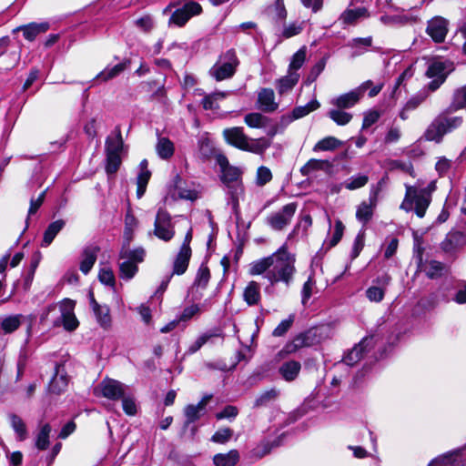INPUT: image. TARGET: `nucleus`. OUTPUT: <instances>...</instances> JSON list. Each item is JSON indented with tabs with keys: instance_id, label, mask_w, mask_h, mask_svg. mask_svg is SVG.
Masks as SVG:
<instances>
[{
	"instance_id": "21",
	"label": "nucleus",
	"mask_w": 466,
	"mask_h": 466,
	"mask_svg": "<svg viewBox=\"0 0 466 466\" xmlns=\"http://www.w3.org/2000/svg\"><path fill=\"white\" fill-rule=\"evenodd\" d=\"M258 107L264 112H274L279 104L275 101L274 91L270 88H262L258 94Z\"/></svg>"
},
{
	"instance_id": "40",
	"label": "nucleus",
	"mask_w": 466,
	"mask_h": 466,
	"mask_svg": "<svg viewBox=\"0 0 466 466\" xmlns=\"http://www.w3.org/2000/svg\"><path fill=\"white\" fill-rule=\"evenodd\" d=\"M9 420L11 427L16 434V439L19 441H25L28 437V431L25 421L16 414H10Z\"/></svg>"
},
{
	"instance_id": "29",
	"label": "nucleus",
	"mask_w": 466,
	"mask_h": 466,
	"mask_svg": "<svg viewBox=\"0 0 466 466\" xmlns=\"http://www.w3.org/2000/svg\"><path fill=\"white\" fill-rule=\"evenodd\" d=\"M137 226V219L133 215L132 211L128 209L125 217V229L123 235L122 248H130V242L134 238V232Z\"/></svg>"
},
{
	"instance_id": "15",
	"label": "nucleus",
	"mask_w": 466,
	"mask_h": 466,
	"mask_svg": "<svg viewBox=\"0 0 466 466\" xmlns=\"http://www.w3.org/2000/svg\"><path fill=\"white\" fill-rule=\"evenodd\" d=\"M448 25V20L441 16H435L428 21L426 33L435 43H442L449 31Z\"/></svg>"
},
{
	"instance_id": "56",
	"label": "nucleus",
	"mask_w": 466,
	"mask_h": 466,
	"mask_svg": "<svg viewBox=\"0 0 466 466\" xmlns=\"http://www.w3.org/2000/svg\"><path fill=\"white\" fill-rule=\"evenodd\" d=\"M452 106L455 109H466V86L454 92Z\"/></svg>"
},
{
	"instance_id": "32",
	"label": "nucleus",
	"mask_w": 466,
	"mask_h": 466,
	"mask_svg": "<svg viewBox=\"0 0 466 466\" xmlns=\"http://www.w3.org/2000/svg\"><path fill=\"white\" fill-rule=\"evenodd\" d=\"M68 384V378L66 373L61 370V366H56V374L49 383V390L56 394L63 392Z\"/></svg>"
},
{
	"instance_id": "52",
	"label": "nucleus",
	"mask_w": 466,
	"mask_h": 466,
	"mask_svg": "<svg viewBox=\"0 0 466 466\" xmlns=\"http://www.w3.org/2000/svg\"><path fill=\"white\" fill-rule=\"evenodd\" d=\"M305 60L306 49L305 47H302L293 55L289 64V72H296L299 70L305 63Z\"/></svg>"
},
{
	"instance_id": "31",
	"label": "nucleus",
	"mask_w": 466,
	"mask_h": 466,
	"mask_svg": "<svg viewBox=\"0 0 466 466\" xmlns=\"http://www.w3.org/2000/svg\"><path fill=\"white\" fill-rule=\"evenodd\" d=\"M446 133H448V130L442 123L441 117H437L429 126L424 137L429 141L440 142Z\"/></svg>"
},
{
	"instance_id": "20",
	"label": "nucleus",
	"mask_w": 466,
	"mask_h": 466,
	"mask_svg": "<svg viewBox=\"0 0 466 466\" xmlns=\"http://www.w3.org/2000/svg\"><path fill=\"white\" fill-rule=\"evenodd\" d=\"M373 337L364 338L357 346H355L345 357L344 362L352 366L361 360L368 347L373 344Z\"/></svg>"
},
{
	"instance_id": "16",
	"label": "nucleus",
	"mask_w": 466,
	"mask_h": 466,
	"mask_svg": "<svg viewBox=\"0 0 466 466\" xmlns=\"http://www.w3.org/2000/svg\"><path fill=\"white\" fill-rule=\"evenodd\" d=\"M218 163L221 168V179L222 182L228 186V184H235L241 182L242 171L236 167L230 166L228 158L225 156L220 155L218 157Z\"/></svg>"
},
{
	"instance_id": "23",
	"label": "nucleus",
	"mask_w": 466,
	"mask_h": 466,
	"mask_svg": "<svg viewBox=\"0 0 466 466\" xmlns=\"http://www.w3.org/2000/svg\"><path fill=\"white\" fill-rule=\"evenodd\" d=\"M222 337L219 329L208 330L201 333L187 348V354L198 352L204 345L213 343L215 338Z\"/></svg>"
},
{
	"instance_id": "39",
	"label": "nucleus",
	"mask_w": 466,
	"mask_h": 466,
	"mask_svg": "<svg viewBox=\"0 0 466 466\" xmlns=\"http://www.w3.org/2000/svg\"><path fill=\"white\" fill-rule=\"evenodd\" d=\"M279 396V390L276 388H271L258 394L254 400V408L266 407L274 402Z\"/></svg>"
},
{
	"instance_id": "13",
	"label": "nucleus",
	"mask_w": 466,
	"mask_h": 466,
	"mask_svg": "<svg viewBox=\"0 0 466 466\" xmlns=\"http://www.w3.org/2000/svg\"><path fill=\"white\" fill-rule=\"evenodd\" d=\"M202 12L201 5L194 1L186 3L182 7L177 8L170 16L169 24H174L177 26H183L186 23L195 15Z\"/></svg>"
},
{
	"instance_id": "36",
	"label": "nucleus",
	"mask_w": 466,
	"mask_h": 466,
	"mask_svg": "<svg viewBox=\"0 0 466 466\" xmlns=\"http://www.w3.org/2000/svg\"><path fill=\"white\" fill-rule=\"evenodd\" d=\"M129 65L130 60L127 59L112 67L107 66L96 76V78L101 79L104 82H106L119 76L129 66Z\"/></svg>"
},
{
	"instance_id": "4",
	"label": "nucleus",
	"mask_w": 466,
	"mask_h": 466,
	"mask_svg": "<svg viewBox=\"0 0 466 466\" xmlns=\"http://www.w3.org/2000/svg\"><path fill=\"white\" fill-rule=\"evenodd\" d=\"M239 65V60L234 49L222 53L215 65L209 69V75L217 81L231 78Z\"/></svg>"
},
{
	"instance_id": "46",
	"label": "nucleus",
	"mask_w": 466,
	"mask_h": 466,
	"mask_svg": "<svg viewBox=\"0 0 466 466\" xmlns=\"http://www.w3.org/2000/svg\"><path fill=\"white\" fill-rule=\"evenodd\" d=\"M268 117L260 113H249L244 117V122L251 128H265L268 124Z\"/></svg>"
},
{
	"instance_id": "6",
	"label": "nucleus",
	"mask_w": 466,
	"mask_h": 466,
	"mask_svg": "<svg viewBox=\"0 0 466 466\" xmlns=\"http://www.w3.org/2000/svg\"><path fill=\"white\" fill-rule=\"evenodd\" d=\"M122 150L123 139L120 130H117L116 136L108 137L106 140V171L108 175H113L118 170L122 162Z\"/></svg>"
},
{
	"instance_id": "3",
	"label": "nucleus",
	"mask_w": 466,
	"mask_h": 466,
	"mask_svg": "<svg viewBox=\"0 0 466 466\" xmlns=\"http://www.w3.org/2000/svg\"><path fill=\"white\" fill-rule=\"evenodd\" d=\"M405 188V197L400 204V209L406 212L414 210L419 218H423L431 201V191L407 184Z\"/></svg>"
},
{
	"instance_id": "24",
	"label": "nucleus",
	"mask_w": 466,
	"mask_h": 466,
	"mask_svg": "<svg viewBox=\"0 0 466 466\" xmlns=\"http://www.w3.org/2000/svg\"><path fill=\"white\" fill-rule=\"evenodd\" d=\"M419 18L416 15H407V14H400L394 15H381L380 21L385 25L390 26H404L407 25H412L417 23Z\"/></svg>"
},
{
	"instance_id": "41",
	"label": "nucleus",
	"mask_w": 466,
	"mask_h": 466,
	"mask_svg": "<svg viewBox=\"0 0 466 466\" xmlns=\"http://www.w3.org/2000/svg\"><path fill=\"white\" fill-rule=\"evenodd\" d=\"M444 269V265L436 260L427 261L421 266V271H423L430 279H438L441 277Z\"/></svg>"
},
{
	"instance_id": "22",
	"label": "nucleus",
	"mask_w": 466,
	"mask_h": 466,
	"mask_svg": "<svg viewBox=\"0 0 466 466\" xmlns=\"http://www.w3.org/2000/svg\"><path fill=\"white\" fill-rule=\"evenodd\" d=\"M49 28L48 22L29 23L17 27L15 31H22L26 40L34 41L37 35L46 33Z\"/></svg>"
},
{
	"instance_id": "42",
	"label": "nucleus",
	"mask_w": 466,
	"mask_h": 466,
	"mask_svg": "<svg viewBox=\"0 0 466 466\" xmlns=\"http://www.w3.org/2000/svg\"><path fill=\"white\" fill-rule=\"evenodd\" d=\"M238 451L231 450L228 453H219L214 456L213 461L216 466H234L238 461Z\"/></svg>"
},
{
	"instance_id": "7",
	"label": "nucleus",
	"mask_w": 466,
	"mask_h": 466,
	"mask_svg": "<svg viewBox=\"0 0 466 466\" xmlns=\"http://www.w3.org/2000/svg\"><path fill=\"white\" fill-rule=\"evenodd\" d=\"M452 70V65L449 62L434 61L431 63L427 68L426 76L432 80L425 88L429 92L436 91Z\"/></svg>"
},
{
	"instance_id": "62",
	"label": "nucleus",
	"mask_w": 466,
	"mask_h": 466,
	"mask_svg": "<svg viewBox=\"0 0 466 466\" xmlns=\"http://www.w3.org/2000/svg\"><path fill=\"white\" fill-rule=\"evenodd\" d=\"M365 242V231L360 230L356 236L351 250V258H356L364 247Z\"/></svg>"
},
{
	"instance_id": "27",
	"label": "nucleus",
	"mask_w": 466,
	"mask_h": 466,
	"mask_svg": "<svg viewBox=\"0 0 466 466\" xmlns=\"http://www.w3.org/2000/svg\"><path fill=\"white\" fill-rule=\"evenodd\" d=\"M98 252L99 248L97 246H88L84 248L80 261V270L84 274L89 273L96 261Z\"/></svg>"
},
{
	"instance_id": "51",
	"label": "nucleus",
	"mask_w": 466,
	"mask_h": 466,
	"mask_svg": "<svg viewBox=\"0 0 466 466\" xmlns=\"http://www.w3.org/2000/svg\"><path fill=\"white\" fill-rule=\"evenodd\" d=\"M228 93L214 92L206 96L202 100V106L206 110H215L218 108V101L226 98Z\"/></svg>"
},
{
	"instance_id": "12",
	"label": "nucleus",
	"mask_w": 466,
	"mask_h": 466,
	"mask_svg": "<svg viewBox=\"0 0 466 466\" xmlns=\"http://www.w3.org/2000/svg\"><path fill=\"white\" fill-rule=\"evenodd\" d=\"M154 234L157 238L163 241H169L175 235L174 227L171 222L170 215L162 209L157 211L155 223Z\"/></svg>"
},
{
	"instance_id": "58",
	"label": "nucleus",
	"mask_w": 466,
	"mask_h": 466,
	"mask_svg": "<svg viewBox=\"0 0 466 466\" xmlns=\"http://www.w3.org/2000/svg\"><path fill=\"white\" fill-rule=\"evenodd\" d=\"M151 173L149 170H143L140 171L137 176V196L138 198H140L147 188V185L148 183V180L150 178Z\"/></svg>"
},
{
	"instance_id": "11",
	"label": "nucleus",
	"mask_w": 466,
	"mask_h": 466,
	"mask_svg": "<svg viewBox=\"0 0 466 466\" xmlns=\"http://www.w3.org/2000/svg\"><path fill=\"white\" fill-rule=\"evenodd\" d=\"M126 389L127 386L118 380L105 379L95 389V394L111 400H118L123 397Z\"/></svg>"
},
{
	"instance_id": "8",
	"label": "nucleus",
	"mask_w": 466,
	"mask_h": 466,
	"mask_svg": "<svg viewBox=\"0 0 466 466\" xmlns=\"http://www.w3.org/2000/svg\"><path fill=\"white\" fill-rule=\"evenodd\" d=\"M60 316L53 321L54 327L62 325L67 331L75 330L79 322L74 313L75 302L71 299H66L58 305Z\"/></svg>"
},
{
	"instance_id": "1",
	"label": "nucleus",
	"mask_w": 466,
	"mask_h": 466,
	"mask_svg": "<svg viewBox=\"0 0 466 466\" xmlns=\"http://www.w3.org/2000/svg\"><path fill=\"white\" fill-rule=\"evenodd\" d=\"M295 261L294 255L288 251L284 244L270 256L250 263L248 273L251 276L263 275L270 286L281 282L289 287L296 273Z\"/></svg>"
},
{
	"instance_id": "59",
	"label": "nucleus",
	"mask_w": 466,
	"mask_h": 466,
	"mask_svg": "<svg viewBox=\"0 0 466 466\" xmlns=\"http://www.w3.org/2000/svg\"><path fill=\"white\" fill-rule=\"evenodd\" d=\"M294 322V316L289 315L288 319H283L273 330L272 335L275 337L284 336L291 328Z\"/></svg>"
},
{
	"instance_id": "48",
	"label": "nucleus",
	"mask_w": 466,
	"mask_h": 466,
	"mask_svg": "<svg viewBox=\"0 0 466 466\" xmlns=\"http://www.w3.org/2000/svg\"><path fill=\"white\" fill-rule=\"evenodd\" d=\"M51 432V426L48 423L43 424L35 438V447L38 450L45 451L49 446V435Z\"/></svg>"
},
{
	"instance_id": "10",
	"label": "nucleus",
	"mask_w": 466,
	"mask_h": 466,
	"mask_svg": "<svg viewBox=\"0 0 466 466\" xmlns=\"http://www.w3.org/2000/svg\"><path fill=\"white\" fill-rule=\"evenodd\" d=\"M297 210L296 203H289L280 210L267 217V224L274 230H282L289 225Z\"/></svg>"
},
{
	"instance_id": "38",
	"label": "nucleus",
	"mask_w": 466,
	"mask_h": 466,
	"mask_svg": "<svg viewBox=\"0 0 466 466\" xmlns=\"http://www.w3.org/2000/svg\"><path fill=\"white\" fill-rule=\"evenodd\" d=\"M463 455H466V446L461 450H457L452 452L443 454L432 460L429 463V466H451L453 462L456 461L459 456Z\"/></svg>"
},
{
	"instance_id": "63",
	"label": "nucleus",
	"mask_w": 466,
	"mask_h": 466,
	"mask_svg": "<svg viewBox=\"0 0 466 466\" xmlns=\"http://www.w3.org/2000/svg\"><path fill=\"white\" fill-rule=\"evenodd\" d=\"M120 400H122V406L126 414L133 416L137 413V405L132 397L127 396L125 392Z\"/></svg>"
},
{
	"instance_id": "53",
	"label": "nucleus",
	"mask_w": 466,
	"mask_h": 466,
	"mask_svg": "<svg viewBox=\"0 0 466 466\" xmlns=\"http://www.w3.org/2000/svg\"><path fill=\"white\" fill-rule=\"evenodd\" d=\"M294 339L299 349L310 347L315 343V333L312 330H309L299 334L294 338Z\"/></svg>"
},
{
	"instance_id": "49",
	"label": "nucleus",
	"mask_w": 466,
	"mask_h": 466,
	"mask_svg": "<svg viewBox=\"0 0 466 466\" xmlns=\"http://www.w3.org/2000/svg\"><path fill=\"white\" fill-rule=\"evenodd\" d=\"M329 167L330 163L328 160L311 158L301 167L300 172L304 176H309L316 170H322Z\"/></svg>"
},
{
	"instance_id": "9",
	"label": "nucleus",
	"mask_w": 466,
	"mask_h": 466,
	"mask_svg": "<svg viewBox=\"0 0 466 466\" xmlns=\"http://www.w3.org/2000/svg\"><path fill=\"white\" fill-rule=\"evenodd\" d=\"M371 85L372 81L367 80L357 88L332 98L330 104L341 109L351 108L360 102L365 91L368 90L369 86Z\"/></svg>"
},
{
	"instance_id": "28",
	"label": "nucleus",
	"mask_w": 466,
	"mask_h": 466,
	"mask_svg": "<svg viewBox=\"0 0 466 466\" xmlns=\"http://www.w3.org/2000/svg\"><path fill=\"white\" fill-rule=\"evenodd\" d=\"M192 255L191 248L187 247H180V249L176 256L173 263V273L177 275H182L186 272L188 267V263Z\"/></svg>"
},
{
	"instance_id": "37",
	"label": "nucleus",
	"mask_w": 466,
	"mask_h": 466,
	"mask_svg": "<svg viewBox=\"0 0 466 466\" xmlns=\"http://www.w3.org/2000/svg\"><path fill=\"white\" fill-rule=\"evenodd\" d=\"M65 225L66 222L63 219H58L49 224L44 233L41 246L48 247L53 242L56 235L63 229Z\"/></svg>"
},
{
	"instance_id": "26",
	"label": "nucleus",
	"mask_w": 466,
	"mask_h": 466,
	"mask_svg": "<svg viewBox=\"0 0 466 466\" xmlns=\"http://www.w3.org/2000/svg\"><path fill=\"white\" fill-rule=\"evenodd\" d=\"M377 205L376 198H370L369 202L363 201L358 207L356 210V218L366 225L373 217V212Z\"/></svg>"
},
{
	"instance_id": "17",
	"label": "nucleus",
	"mask_w": 466,
	"mask_h": 466,
	"mask_svg": "<svg viewBox=\"0 0 466 466\" xmlns=\"http://www.w3.org/2000/svg\"><path fill=\"white\" fill-rule=\"evenodd\" d=\"M391 278L388 274H383L375 279L376 285L370 287L366 295L372 302H380L385 295V289L390 284Z\"/></svg>"
},
{
	"instance_id": "2",
	"label": "nucleus",
	"mask_w": 466,
	"mask_h": 466,
	"mask_svg": "<svg viewBox=\"0 0 466 466\" xmlns=\"http://www.w3.org/2000/svg\"><path fill=\"white\" fill-rule=\"evenodd\" d=\"M223 137L228 144L242 150L257 155L263 154L271 145L267 137L251 138L248 137L243 127H234L223 130Z\"/></svg>"
},
{
	"instance_id": "35",
	"label": "nucleus",
	"mask_w": 466,
	"mask_h": 466,
	"mask_svg": "<svg viewBox=\"0 0 466 466\" xmlns=\"http://www.w3.org/2000/svg\"><path fill=\"white\" fill-rule=\"evenodd\" d=\"M299 75L297 72H289L287 76L279 79L276 83V88L279 95H284L290 91L298 83Z\"/></svg>"
},
{
	"instance_id": "50",
	"label": "nucleus",
	"mask_w": 466,
	"mask_h": 466,
	"mask_svg": "<svg viewBox=\"0 0 466 466\" xmlns=\"http://www.w3.org/2000/svg\"><path fill=\"white\" fill-rule=\"evenodd\" d=\"M328 116L339 126H345L352 119V115L344 111V109L335 107L328 112Z\"/></svg>"
},
{
	"instance_id": "43",
	"label": "nucleus",
	"mask_w": 466,
	"mask_h": 466,
	"mask_svg": "<svg viewBox=\"0 0 466 466\" xmlns=\"http://www.w3.org/2000/svg\"><path fill=\"white\" fill-rule=\"evenodd\" d=\"M341 145L342 142L335 137H326L318 141L313 147L312 150L316 153L320 151H333L339 147Z\"/></svg>"
},
{
	"instance_id": "34",
	"label": "nucleus",
	"mask_w": 466,
	"mask_h": 466,
	"mask_svg": "<svg viewBox=\"0 0 466 466\" xmlns=\"http://www.w3.org/2000/svg\"><path fill=\"white\" fill-rule=\"evenodd\" d=\"M260 285L256 281L248 283L243 291V299L248 306L258 305L260 301Z\"/></svg>"
},
{
	"instance_id": "54",
	"label": "nucleus",
	"mask_w": 466,
	"mask_h": 466,
	"mask_svg": "<svg viewBox=\"0 0 466 466\" xmlns=\"http://www.w3.org/2000/svg\"><path fill=\"white\" fill-rule=\"evenodd\" d=\"M272 179V173L267 167L261 166L258 168L256 174V184L258 187H263Z\"/></svg>"
},
{
	"instance_id": "45",
	"label": "nucleus",
	"mask_w": 466,
	"mask_h": 466,
	"mask_svg": "<svg viewBox=\"0 0 466 466\" xmlns=\"http://www.w3.org/2000/svg\"><path fill=\"white\" fill-rule=\"evenodd\" d=\"M157 155L162 159H168L174 154V144L167 137H159L156 146Z\"/></svg>"
},
{
	"instance_id": "30",
	"label": "nucleus",
	"mask_w": 466,
	"mask_h": 466,
	"mask_svg": "<svg viewBox=\"0 0 466 466\" xmlns=\"http://www.w3.org/2000/svg\"><path fill=\"white\" fill-rule=\"evenodd\" d=\"M319 106H320L319 103L316 99L311 100L305 106H299L295 107L292 110L291 115L283 116L282 121L286 122V123H290L293 120L301 118V117L309 115L310 112L318 109L319 107Z\"/></svg>"
},
{
	"instance_id": "55",
	"label": "nucleus",
	"mask_w": 466,
	"mask_h": 466,
	"mask_svg": "<svg viewBox=\"0 0 466 466\" xmlns=\"http://www.w3.org/2000/svg\"><path fill=\"white\" fill-rule=\"evenodd\" d=\"M371 36H368L364 38H354L349 43V46L356 49V51L353 53V56H356L363 53L362 50H360L361 47L367 48L371 46Z\"/></svg>"
},
{
	"instance_id": "44",
	"label": "nucleus",
	"mask_w": 466,
	"mask_h": 466,
	"mask_svg": "<svg viewBox=\"0 0 466 466\" xmlns=\"http://www.w3.org/2000/svg\"><path fill=\"white\" fill-rule=\"evenodd\" d=\"M24 316L21 314L10 315L3 319L1 329L5 334H10L15 331L21 325Z\"/></svg>"
},
{
	"instance_id": "33",
	"label": "nucleus",
	"mask_w": 466,
	"mask_h": 466,
	"mask_svg": "<svg viewBox=\"0 0 466 466\" xmlns=\"http://www.w3.org/2000/svg\"><path fill=\"white\" fill-rule=\"evenodd\" d=\"M301 370V364L296 360L284 362L279 369L281 377L288 382L297 379Z\"/></svg>"
},
{
	"instance_id": "64",
	"label": "nucleus",
	"mask_w": 466,
	"mask_h": 466,
	"mask_svg": "<svg viewBox=\"0 0 466 466\" xmlns=\"http://www.w3.org/2000/svg\"><path fill=\"white\" fill-rule=\"evenodd\" d=\"M98 279L103 284L108 285L110 287H114L116 282L115 275L112 269L108 268L100 269Z\"/></svg>"
},
{
	"instance_id": "14",
	"label": "nucleus",
	"mask_w": 466,
	"mask_h": 466,
	"mask_svg": "<svg viewBox=\"0 0 466 466\" xmlns=\"http://www.w3.org/2000/svg\"><path fill=\"white\" fill-rule=\"evenodd\" d=\"M89 305L96 317V322L104 329H109L112 327V319L110 309L106 305H100L95 299L94 293L89 291Z\"/></svg>"
},
{
	"instance_id": "5",
	"label": "nucleus",
	"mask_w": 466,
	"mask_h": 466,
	"mask_svg": "<svg viewBox=\"0 0 466 466\" xmlns=\"http://www.w3.org/2000/svg\"><path fill=\"white\" fill-rule=\"evenodd\" d=\"M146 252L142 248L131 249L121 248L119 253V275L122 279H131L137 272V264L144 260Z\"/></svg>"
},
{
	"instance_id": "61",
	"label": "nucleus",
	"mask_w": 466,
	"mask_h": 466,
	"mask_svg": "<svg viewBox=\"0 0 466 466\" xmlns=\"http://www.w3.org/2000/svg\"><path fill=\"white\" fill-rule=\"evenodd\" d=\"M233 435L232 430L229 428H224L217 431L215 434L212 436L211 441L216 443H226L228 442Z\"/></svg>"
},
{
	"instance_id": "18",
	"label": "nucleus",
	"mask_w": 466,
	"mask_h": 466,
	"mask_svg": "<svg viewBox=\"0 0 466 466\" xmlns=\"http://www.w3.org/2000/svg\"><path fill=\"white\" fill-rule=\"evenodd\" d=\"M429 96V91L423 88L417 94L410 96L400 111V117L402 120L409 118L410 113L416 110Z\"/></svg>"
},
{
	"instance_id": "25",
	"label": "nucleus",
	"mask_w": 466,
	"mask_h": 466,
	"mask_svg": "<svg viewBox=\"0 0 466 466\" xmlns=\"http://www.w3.org/2000/svg\"><path fill=\"white\" fill-rule=\"evenodd\" d=\"M228 204L231 205L235 214L239 212V200L243 198L245 189L242 181L235 184H228Z\"/></svg>"
},
{
	"instance_id": "19",
	"label": "nucleus",
	"mask_w": 466,
	"mask_h": 466,
	"mask_svg": "<svg viewBox=\"0 0 466 466\" xmlns=\"http://www.w3.org/2000/svg\"><path fill=\"white\" fill-rule=\"evenodd\" d=\"M211 395L204 396L201 400L196 404L187 405L184 410V414L186 416V425H189L190 423L198 420L205 412L206 406L211 400Z\"/></svg>"
},
{
	"instance_id": "57",
	"label": "nucleus",
	"mask_w": 466,
	"mask_h": 466,
	"mask_svg": "<svg viewBox=\"0 0 466 466\" xmlns=\"http://www.w3.org/2000/svg\"><path fill=\"white\" fill-rule=\"evenodd\" d=\"M201 312V308L197 304H192L188 307H186L179 317L177 318V321L179 322H187L196 315Z\"/></svg>"
},
{
	"instance_id": "60",
	"label": "nucleus",
	"mask_w": 466,
	"mask_h": 466,
	"mask_svg": "<svg viewBox=\"0 0 466 466\" xmlns=\"http://www.w3.org/2000/svg\"><path fill=\"white\" fill-rule=\"evenodd\" d=\"M369 178L365 175H359L356 177H350L346 181L345 187L350 190H354L365 186L368 182Z\"/></svg>"
},
{
	"instance_id": "47",
	"label": "nucleus",
	"mask_w": 466,
	"mask_h": 466,
	"mask_svg": "<svg viewBox=\"0 0 466 466\" xmlns=\"http://www.w3.org/2000/svg\"><path fill=\"white\" fill-rule=\"evenodd\" d=\"M366 16H368V14L365 8L347 9L341 14L339 19L345 25H352L360 18Z\"/></svg>"
}]
</instances>
